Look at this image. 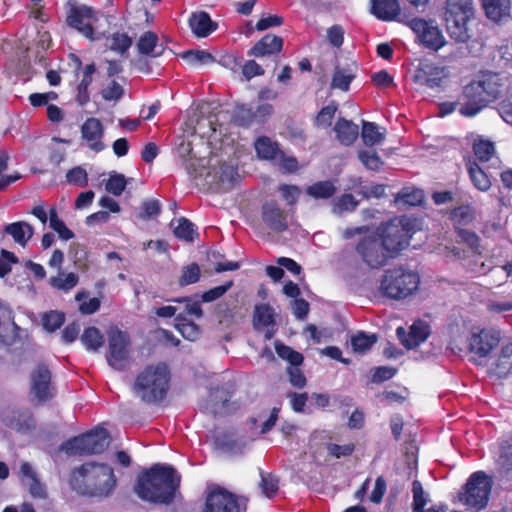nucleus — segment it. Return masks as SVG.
Returning a JSON list of instances; mask_svg holds the SVG:
<instances>
[{
    "label": "nucleus",
    "mask_w": 512,
    "mask_h": 512,
    "mask_svg": "<svg viewBox=\"0 0 512 512\" xmlns=\"http://www.w3.org/2000/svg\"><path fill=\"white\" fill-rule=\"evenodd\" d=\"M180 476L172 466L154 464L138 476L134 492L144 501L168 504L173 501Z\"/></svg>",
    "instance_id": "nucleus-1"
},
{
    "label": "nucleus",
    "mask_w": 512,
    "mask_h": 512,
    "mask_svg": "<svg viewBox=\"0 0 512 512\" xmlns=\"http://www.w3.org/2000/svg\"><path fill=\"white\" fill-rule=\"evenodd\" d=\"M117 485L114 470L106 463L86 462L76 467L70 477L72 490L80 495L107 498Z\"/></svg>",
    "instance_id": "nucleus-2"
},
{
    "label": "nucleus",
    "mask_w": 512,
    "mask_h": 512,
    "mask_svg": "<svg viewBox=\"0 0 512 512\" xmlns=\"http://www.w3.org/2000/svg\"><path fill=\"white\" fill-rule=\"evenodd\" d=\"M507 87V79L498 73H484L479 79L464 86L459 113L473 117L489 103L495 101Z\"/></svg>",
    "instance_id": "nucleus-3"
},
{
    "label": "nucleus",
    "mask_w": 512,
    "mask_h": 512,
    "mask_svg": "<svg viewBox=\"0 0 512 512\" xmlns=\"http://www.w3.org/2000/svg\"><path fill=\"white\" fill-rule=\"evenodd\" d=\"M169 380L170 374L165 364L150 365L137 375L133 392L143 402L156 403L166 396Z\"/></svg>",
    "instance_id": "nucleus-4"
},
{
    "label": "nucleus",
    "mask_w": 512,
    "mask_h": 512,
    "mask_svg": "<svg viewBox=\"0 0 512 512\" xmlns=\"http://www.w3.org/2000/svg\"><path fill=\"white\" fill-rule=\"evenodd\" d=\"M355 236H360L355 245V251L367 266L378 269L386 265L391 257L382 245L377 233L372 232L368 226L348 227L342 232V237L345 240Z\"/></svg>",
    "instance_id": "nucleus-5"
},
{
    "label": "nucleus",
    "mask_w": 512,
    "mask_h": 512,
    "mask_svg": "<svg viewBox=\"0 0 512 512\" xmlns=\"http://www.w3.org/2000/svg\"><path fill=\"white\" fill-rule=\"evenodd\" d=\"M473 16L472 0H446V29L456 42L466 43L471 38L469 22Z\"/></svg>",
    "instance_id": "nucleus-6"
},
{
    "label": "nucleus",
    "mask_w": 512,
    "mask_h": 512,
    "mask_svg": "<svg viewBox=\"0 0 512 512\" xmlns=\"http://www.w3.org/2000/svg\"><path fill=\"white\" fill-rule=\"evenodd\" d=\"M414 228L415 221L406 216L395 217L378 228L377 235L391 258L408 246Z\"/></svg>",
    "instance_id": "nucleus-7"
},
{
    "label": "nucleus",
    "mask_w": 512,
    "mask_h": 512,
    "mask_svg": "<svg viewBox=\"0 0 512 512\" xmlns=\"http://www.w3.org/2000/svg\"><path fill=\"white\" fill-rule=\"evenodd\" d=\"M109 433L104 428H96L86 434L64 442L60 450L69 456L91 455L102 453L110 445Z\"/></svg>",
    "instance_id": "nucleus-8"
},
{
    "label": "nucleus",
    "mask_w": 512,
    "mask_h": 512,
    "mask_svg": "<svg viewBox=\"0 0 512 512\" xmlns=\"http://www.w3.org/2000/svg\"><path fill=\"white\" fill-rule=\"evenodd\" d=\"M419 276L402 268L387 270L381 281L382 293L393 299H402L417 290Z\"/></svg>",
    "instance_id": "nucleus-9"
},
{
    "label": "nucleus",
    "mask_w": 512,
    "mask_h": 512,
    "mask_svg": "<svg viewBox=\"0 0 512 512\" xmlns=\"http://www.w3.org/2000/svg\"><path fill=\"white\" fill-rule=\"evenodd\" d=\"M490 491V479L484 472L478 471L467 480L464 492L460 494V501L470 508L480 510L487 505Z\"/></svg>",
    "instance_id": "nucleus-10"
},
{
    "label": "nucleus",
    "mask_w": 512,
    "mask_h": 512,
    "mask_svg": "<svg viewBox=\"0 0 512 512\" xmlns=\"http://www.w3.org/2000/svg\"><path fill=\"white\" fill-rule=\"evenodd\" d=\"M107 337L108 354L106 358L108 364L116 370L126 369L129 365V335L117 327H111L107 331Z\"/></svg>",
    "instance_id": "nucleus-11"
},
{
    "label": "nucleus",
    "mask_w": 512,
    "mask_h": 512,
    "mask_svg": "<svg viewBox=\"0 0 512 512\" xmlns=\"http://www.w3.org/2000/svg\"><path fill=\"white\" fill-rule=\"evenodd\" d=\"M97 21V13L86 5H71L66 18L68 26L77 30L82 36L91 41L101 38L100 35L96 36L94 33L93 25Z\"/></svg>",
    "instance_id": "nucleus-12"
},
{
    "label": "nucleus",
    "mask_w": 512,
    "mask_h": 512,
    "mask_svg": "<svg viewBox=\"0 0 512 512\" xmlns=\"http://www.w3.org/2000/svg\"><path fill=\"white\" fill-rule=\"evenodd\" d=\"M410 28L417 34L421 43L432 50H439L444 44L445 40L437 26L432 25L420 18H413L409 22Z\"/></svg>",
    "instance_id": "nucleus-13"
},
{
    "label": "nucleus",
    "mask_w": 512,
    "mask_h": 512,
    "mask_svg": "<svg viewBox=\"0 0 512 512\" xmlns=\"http://www.w3.org/2000/svg\"><path fill=\"white\" fill-rule=\"evenodd\" d=\"M31 393L39 401L44 402L54 395L51 382V372L47 366L40 364L35 367L30 375Z\"/></svg>",
    "instance_id": "nucleus-14"
},
{
    "label": "nucleus",
    "mask_w": 512,
    "mask_h": 512,
    "mask_svg": "<svg viewBox=\"0 0 512 512\" xmlns=\"http://www.w3.org/2000/svg\"><path fill=\"white\" fill-rule=\"evenodd\" d=\"M500 342V333L483 329L472 333L469 338V349L479 357H486Z\"/></svg>",
    "instance_id": "nucleus-15"
},
{
    "label": "nucleus",
    "mask_w": 512,
    "mask_h": 512,
    "mask_svg": "<svg viewBox=\"0 0 512 512\" xmlns=\"http://www.w3.org/2000/svg\"><path fill=\"white\" fill-rule=\"evenodd\" d=\"M203 512H241V508L233 494L218 490L207 496Z\"/></svg>",
    "instance_id": "nucleus-16"
},
{
    "label": "nucleus",
    "mask_w": 512,
    "mask_h": 512,
    "mask_svg": "<svg viewBox=\"0 0 512 512\" xmlns=\"http://www.w3.org/2000/svg\"><path fill=\"white\" fill-rule=\"evenodd\" d=\"M444 78V68L432 63L421 64L413 76V80L417 85L428 88L439 87Z\"/></svg>",
    "instance_id": "nucleus-17"
},
{
    "label": "nucleus",
    "mask_w": 512,
    "mask_h": 512,
    "mask_svg": "<svg viewBox=\"0 0 512 512\" xmlns=\"http://www.w3.org/2000/svg\"><path fill=\"white\" fill-rule=\"evenodd\" d=\"M81 135L91 150L100 152L105 148L102 141L104 127L99 119L94 117L86 119L81 126Z\"/></svg>",
    "instance_id": "nucleus-18"
},
{
    "label": "nucleus",
    "mask_w": 512,
    "mask_h": 512,
    "mask_svg": "<svg viewBox=\"0 0 512 512\" xmlns=\"http://www.w3.org/2000/svg\"><path fill=\"white\" fill-rule=\"evenodd\" d=\"M396 334L401 343L408 349H413L423 343L430 334V327L425 321H416L406 333L403 327L396 329Z\"/></svg>",
    "instance_id": "nucleus-19"
},
{
    "label": "nucleus",
    "mask_w": 512,
    "mask_h": 512,
    "mask_svg": "<svg viewBox=\"0 0 512 512\" xmlns=\"http://www.w3.org/2000/svg\"><path fill=\"white\" fill-rule=\"evenodd\" d=\"M262 220L275 232H283L288 228L287 215L274 201L262 206Z\"/></svg>",
    "instance_id": "nucleus-20"
},
{
    "label": "nucleus",
    "mask_w": 512,
    "mask_h": 512,
    "mask_svg": "<svg viewBox=\"0 0 512 512\" xmlns=\"http://www.w3.org/2000/svg\"><path fill=\"white\" fill-rule=\"evenodd\" d=\"M482 7L493 22L500 23L510 18L511 0H482Z\"/></svg>",
    "instance_id": "nucleus-21"
},
{
    "label": "nucleus",
    "mask_w": 512,
    "mask_h": 512,
    "mask_svg": "<svg viewBox=\"0 0 512 512\" xmlns=\"http://www.w3.org/2000/svg\"><path fill=\"white\" fill-rule=\"evenodd\" d=\"M371 12L383 21L395 20L401 12L398 0H371Z\"/></svg>",
    "instance_id": "nucleus-22"
},
{
    "label": "nucleus",
    "mask_w": 512,
    "mask_h": 512,
    "mask_svg": "<svg viewBox=\"0 0 512 512\" xmlns=\"http://www.w3.org/2000/svg\"><path fill=\"white\" fill-rule=\"evenodd\" d=\"M189 26L197 37H207L217 29V23L213 22L207 12L193 13L189 18Z\"/></svg>",
    "instance_id": "nucleus-23"
},
{
    "label": "nucleus",
    "mask_w": 512,
    "mask_h": 512,
    "mask_svg": "<svg viewBox=\"0 0 512 512\" xmlns=\"http://www.w3.org/2000/svg\"><path fill=\"white\" fill-rule=\"evenodd\" d=\"M283 47V39L276 35L267 34L258 41L250 51V55L262 57L279 53Z\"/></svg>",
    "instance_id": "nucleus-24"
},
{
    "label": "nucleus",
    "mask_w": 512,
    "mask_h": 512,
    "mask_svg": "<svg viewBox=\"0 0 512 512\" xmlns=\"http://www.w3.org/2000/svg\"><path fill=\"white\" fill-rule=\"evenodd\" d=\"M334 131L339 142L346 146L353 144L359 135L358 126L344 118L338 119L334 126Z\"/></svg>",
    "instance_id": "nucleus-25"
},
{
    "label": "nucleus",
    "mask_w": 512,
    "mask_h": 512,
    "mask_svg": "<svg viewBox=\"0 0 512 512\" xmlns=\"http://www.w3.org/2000/svg\"><path fill=\"white\" fill-rule=\"evenodd\" d=\"M215 441L221 450L231 454L241 453L247 445L245 440L234 433H222L216 437Z\"/></svg>",
    "instance_id": "nucleus-26"
},
{
    "label": "nucleus",
    "mask_w": 512,
    "mask_h": 512,
    "mask_svg": "<svg viewBox=\"0 0 512 512\" xmlns=\"http://www.w3.org/2000/svg\"><path fill=\"white\" fill-rule=\"evenodd\" d=\"M139 53L149 55L151 57H158L163 53L164 48L158 45V37L151 31L145 32L137 43Z\"/></svg>",
    "instance_id": "nucleus-27"
},
{
    "label": "nucleus",
    "mask_w": 512,
    "mask_h": 512,
    "mask_svg": "<svg viewBox=\"0 0 512 512\" xmlns=\"http://www.w3.org/2000/svg\"><path fill=\"white\" fill-rule=\"evenodd\" d=\"M5 232L11 235L16 243L24 247L28 240L33 236L34 229L29 223L19 221L8 224L5 227Z\"/></svg>",
    "instance_id": "nucleus-28"
},
{
    "label": "nucleus",
    "mask_w": 512,
    "mask_h": 512,
    "mask_svg": "<svg viewBox=\"0 0 512 512\" xmlns=\"http://www.w3.org/2000/svg\"><path fill=\"white\" fill-rule=\"evenodd\" d=\"M470 180L474 187L480 191H488L491 187V181L484 169L478 163L469 160L466 164Z\"/></svg>",
    "instance_id": "nucleus-29"
},
{
    "label": "nucleus",
    "mask_w": 512,
    "mask_h": 512,
    "mask_svg": "<svg viewBox=\"0 0 512 512\" xmlns=\"http://www.w3.org/2000/svg\"><path fill=\"white\" fill-rule=\"evenodd\" d=\"M359 201L349 193L336 197L331 202V211L333 214L341 216L344 213H350L356 210Z\"/></svg>",
    "instance_id": "nucleus-30"
},
{
    "label": "nucleus",
    "mask_w": 512,
    "mask_h": 512,
    "mask_svg": "<svg viewBox=\"0 0 512 512\" xmlns=\"http://www.w3.org/2000/svg\"><path fill=\"white\" fill-rule=\"evenodd\" d=\"M337 188L330 180L318 181L307 187L306 193L314 199L327 200L334 196Z\"/></svg>",
    "instance_id": "nucleus-31"
},
{
    "label": "nucleus",
    "mask_w": 512,
    "mask_h": 512,
    "mask_svg": "<svg viewBox=\"0 0 512 512\" xmlns=\"http://www.w3.org/2000/svg\"><path fill=\"white\" fill-rule=\"evenodd\" d=\"M362 140L366 146L372 147L381 144L385 139V133L373 122L363 121Z\"/></svg>",
    "instance_id": "nucleus-32"
},
{
    "label": "nucleus",
    "mask_w": 512,
    "mask_h": 512,
    "mask_svg": "<svg viewBox=\"0 0 512 512\" xmlns=\"http://www.w3.org/2000/svg\"><path fill=\"white\" fill-rule=\"evenodd\" d=\"M255 149L260 158L277 160L280 150L278 145L268 137H261L255 142Z\"/></svg>",
    "instance_id": "nucleus-33"
},
{
    "label": "nucleus",
    "mask_w": 512,
    "mask_h": 512,
    "mask_svg": "<svg viewBox=\"0 0 512 512\" xmlns=\"http://www.w3.org/2000/svg\"><path fill=\"white\" fill-rule=\"evenodd\" d=\"M173 227L174 235L182 240L192 242L196 235L194 224L188 219L181 217L170 224Z\"/></svg>",
    "instance_id": "nucleus-34"
},
{
    "label": "nucleus",
    "mask_w": 512,
    "mask_h": 512,
    "mask_svg": "<svg viewBox=\"0 0 512 512\" xmlns=\"http://www.w3.org/2000/svg\"><path fill=\"white\" fill-rule=\"evenodd\" d=\"M274 310L267 304H261L255 307L254 326L256 329L262 327L274 326Z\"/></svg>",
    "instance_id": "nucleus-35"
},
{
    "label": "nucleus",
    "mask_w": 512,
    "mask_h": 512,
    "mask_svg": "<svg viewBox=\"0 0 512 512\" xmlns=\"http://www.w3.org/2000/svg\"><path fill=\"white\" fill-rule=\"evenodd\" d=\"M81 342L88 351L96 352L104 344V337L96 327H88L81 335Z\"/></svg>",
    "instance_id": "nucleus-36"
},
{
    "label": "nucleus",
    "mask_w": 512,
    "mask_h": 512,
    "mask_svg": "<svg viewBox=\"0 0 512 512\" xmlns=\"http://www.w3.org/2000/svg\"><path fill=\"white\" fill-rule=\"evenodd\" d=\"M496 369L500 377H505L512 372V341L502 346Z\"/></svg>",
    "instance_id": "nucleus-37"
},
{
    "label": "nucleus",
    "mask_w": 512,
    "mask_h": 512,
    "mask_svg": "<svg viewBox=\"0 0 512 512\" xmlns=\"http://www.w3.org/2000/svg\"><path fill=\"white\" fill-rule=\"evenodd\" d=\"M78 280V275L73 272L67 274L60 272L58 276L50 278V284L54 288L67 292L78 284Z\"/></svg>",
    "instance_id": "nucleus-38"
},
{
    "label": "nucleus",
    "mask_w": 512,
    "mask_h": 512,
    "mask_svg": "<svg viewBox=\"0 0 512 512\" xmlns=\"http://www.w3.org/2000/svg\"><path fill=\"white\" fill-rule=\"evenodd\" d=\"M182 58L192 66L206 65L215 62L212 54L204 50H189L182 54Z\"/></svg>",
    "instance_id": "nucleus-39"
},
{
    "label": "nucleus",
    "mask_w": 512,
    "mask_h": 512,
    "mask_svg": "<svg viewBox=\"0 0 512 512\" xmlns=\"http://www.w3.org/2000/svg\"><path fill=\"white\" fill-rule=\"evenodd\" d=\"M176 329L181 333V335L191 341H194L199 336V328L198 326L188 321L186 318L182 317L180 314L176 317Z\"/></svg>",
    "instance_id": "nucleus-40"
},
{
    "label": "nucleus",
    "mask_w": 512,
    "mask_h": 512,
    "mask_svg": "<svg viewBox=\"0 0 512 512\" xmlns=\"http://www.w3.org/2000/svg\"><path fill=\"white\" fill-rule=\"evenodd\" d=\"M473 151L476 158L485 163L489 161L495 154L494 144L488 140H477L474 142Z\"/></svg>",
    "instance_id": "nucleus-41"
},
{
    "label": "nucleus",
    "mask_w": 512,
    "mask_h": 512,
    "mask_svg": "<svg viewBox=\"0 0 512 512\" xmlns=\"http://www.w3.org/2000/svg\"><path fill=\"white\" fill-rule=\"evenodd\" d=\"M377 337L374 334L359 332L351 339V345L355 352L365 353L376 343Z\"/></svg>",
    "instance_id": "nucleus-42"
},
{
    "label": "nucleus",
    "mask_w": 512,
    "mask_h": 512,
    "mask_svg": "<svg viewBox=\"0 0 512 512\" xmlns=\"http://www.w3.org/2000/svg\"><path fill=\"white\" fill-rule=\"evenodd\" d=\"M261 476V482H260V488L262 490V493L268 497H273L278 489H279V479L277 476L270 474V473H260Z\"/></svg>",
    "instance_id": "nucleus-43"
},
{
    "label": "nucleus",
    "mask_w": 512,
    "mask_h": 512,
    "mask_svg": "<svg viewBox=\"0 0 512 512\" xmlns=\"http://www.w3.org/2000/svg\"><path fill=\"white\" fill-rule=\"evenodd\" d=\"M127 185L126 178L123 174H118L114 172L110 175L109 179L105 184V189L107 192L113 194L114 196H120L122 192L125 190Z\"/></svg>",
    "instance_id": "nucleus-44"
},
{
    "label": "nucleus",
    "mask_w": 512,
    "mask_h": 512,
    "mask_svg": "<svg viewBox=\"0 0 512 512\" xmlns=\"http://www.w3.org/2000/svg\"><path fill=\"white\" fill-rule=\"evenodd\" d=\"M276 352L279 357L287 360L292 366H299L303 362V356L297 351H294L290 347L276 343L275 345Z\"/></svg>",
    "instance_id": "nucleus-45"
},
{
    "label": "nucleus",
    "mask_w": 512,
    "mask_h": 512,
    "mask_svg": "<svg viewBox=\"0 0 512 512\" xmlns=\"http://www.w3.org/2000/svg\"><path fill=\"white\" fill-rule=\"evenodd\" d=\"M87 297L88 293L86 291H79L75 296L76 301L81 302L79 310L84 315L93 314L100 308V300L98 298H91L88 301H83V299Z\"/></svg>",
    "instance_id": "nucleus-46"
},
{
    "label": "nucleus",
    "mask_w": 512,
    "mask_h": 512,
    "mask_svg": "<svg viewBox=\"0 0 512 512\" xmlns=\"http://www.w3.org/2000/svg\"><path fill=\"white\" fill-rule=\"evenodd\" d=\"M358 159L361 163L369 170L378 171L383 165V161L380 156L374 151H359Z\"/></svg>",
    "instance_id": "nucleus-47"
},
{
    "label": "nucleus",
    "mask_w": 512,
    "mask_h": 512,
    "mask_svg": "<svg viewBox=\"0 0 512 512\" xmlns=\"http://www.w3.org/2000/svg\"><path fill=\"white\" fill-rule=\"evenodd\" d=\"M353 78L354 75L347 70L336 68L332 78L331 86L332 88L347 91Z\"/></svg>",
    "instance_id": "nucleus-48"
},
{
    "label": "nucleus",
    "mask_w": 512,
    "mask_h": 512,
    "mask_svg": "<svg viewBox=\"0 0 512 512\" xmlns=\"http://www.w3.org/2000/svg\"><path fill=\"white\" fill-rule=\"evenodd\" d=\"M200 279V267L196 263H190L182 268L179 284L186 286L198 282Z\"/></svg>",
    "instance_id": "nucleus-49"
},
{
    "label": "nucleus",
    "mask_w": 512,
    "mask_h": 512,
    "mask_svg": "<svg viewBox=\"0 0 512 512\" xmlns=\"http://www.w3.org/2000/svg\"><path fill=\"white\" fill-rule=\"evenodd\" d=\"M64 320V314L58 311H50L42 316L43 327L49 332L57 330L63 324Z\"/></svg>",
    "instance_id": "nucleus-50"
},
{
    "label": "nucleus",
    "mask_w": 512,
    "mask_h": 512,
    "mask_svg": "<svg viewBox=\"0 0 512 512\" xmlns=\"http://www.w3.org/2000/svg\"><path fill=\"white\" fill-rule=\"evenodd\" d=\"M132 45V39L125 33H115L109 39L111 50L124 53Z\"/></svg>",
    "instance_id": "nucleus-51"
},
{
    "label": "nucleus",
    "mask_w": 512,
    "mask_h": 512,
    "mask_svg": "<svg viewBox=\"0 0 512 512\" xmlns=\"http://www.w3.org/2000/svg\"><path fill=\"white\" fill-rule=\"evenodd\" d=\"M498 466L508 472L512 470V445L508 443L501 444L497 458Z\"/></svg>",
    "instance_id": "nucleus-52"
},
{
    "label": "nucleus",
    "mask_w": 512,
    "mask_h": 512,
    "mask_svg": "<svg viewBox=\"0 0 512 512\" xmlns=\"http://www.w3.org/2000/svg\"><path fill=\"white\" fill-rule=\"evenodd\" d=\"M234 120L241 126L254 124L253 108L246 105L237 106L234 113Z\"/></svg>",
    "instance_id": "nucleus-53"
},
{
    "label": "nucleus",
    "mask_w": 512,
    "mask_h": 512,
    "mask_svg": "<svg viewBox=\"0 0 512 512\" xmlns=\"http://www.w3.org/2000/svg\"><path fill=\"white\" fill-rule=\"evenodd\" d=\"M399 199L407 205H420L424 199L423 191L420 189H403L399 194Z\"/></svg>",
    "instance_id": "nucleus-54"
},
{
    "label": "nucleus",
    "mask_w": 512,
    "mask_h": 512,
    "mask_svg": "<svg viewBox=\"0 0 512 512\" xmlns=\"http://www.w3.org/2000/svg\"><path fill=\"white\" fill-rule=\"evenodd\" d=\"M228 401V394L222 389H213L210 392L211 406L207 405L206 409L212 413H217L219 406H223Z\"/></svg>",
    "instance_id": "nucleus-55"
},
{
    "label": "nucleus",
    "mask_w": 512,
    "mask_h": 512,
    "mask_svg": "<svg viewBox=\"0 0 512 512\" xmlns=\"http://www.w3.org/2000/svg\"><path fill=\"white\" fill-rule=\"evenodd\" d=\"M412 492H413V512L418 511L427 503V497L424 493L422 484L415 480L412 483Z\"/></svg>",
    "instance_id": "nucleus-56"
},
{
    "label": "nucleus",
    "mask_w": 512,
    "mask_h": 512,
    "mask_svg": "<svg viewBox=\"0 0 512 512\" xmlns=\"http://www.w3.org/2000/svg\"><path fill=\"white\" fill-rule=\"evenodd\" d=\"M102 97L107 101H118L124 95L123 87L116 81H111L102 91Z\"/></svg>",
    "instance_id": "nucleus-57"
},
{
    "label": "nucleus",
    "mask_w": 512,
    "mask_h": 512,
    "mask_svg": "<svg viewBox=\"0 0 512 512\" xmlns=\"http://www.w3.org/2000/svg\"><path fill=\"white\" fill-rule=\"evenodd\" d=\"M66 179L70 184L79 187H85L88 182L87 173L82 167H75L69 170L66 174Z\"/></svg>",
    "instance_id": "nucleus-58"
},
{
    "label": "nucleus",
    "mask_w": 512,
    "mask_h": 512,
    "mask_svg": "<svg viewBox=\"0 0 512 512\" xmlns=\"http://www.w3.org/2000/svg\"><path fill=\"white\" fill-rule=\"evenodd\" d=\"M336 111L337 106L335 104H329L323 107L316 117V124L323 127L330 126Z\"/></svg>",
    "instance_id": "nucleus-59"
},
{
    "label": "nucleus",
    "mask_w": 512,
    "mask_h": 512,
    "mask_svg": "<svg viewBox=\"0 0 512 512\" xmlns=\"http://www.w3.org/2000/svg\"><path fill=\"white\" fill-rule=\"evenodd\" d=\"M233 286V281H228L224 283L223 285L211 288L210 290L206 291L202 295V301L203 302H212L220 297H222L231 287Z\"/></svg>",
    "instance_id": "nucleus-60"
},
{
    "label": "nucleus",
    "mask_w": 512,
    "mask_h": 512,
    "mask_svg": "<svg viewBox=\"0 0 512 512\" xmlns=\"http://www.w3.org/2000/svg\"><path fill=\"white\" fill-rule=\"evenodd\" d=\"M202 159L189 158L184 161V167L191 178H198L203 175L204 165Z\"/></svg>",
    "instance_id": "nucleus-61"
},
{
    "label": "nucleus",
    "mask_w": 512,
    "mask_h": 512,
    "mask_svg": "<svg viewBox=\"0 0 512 512\" xmlns=\"http://www.w3.org/2000/svg\"><path fill=\"white\" fill-rule=\"evenodd\" d=\"M327 39L329 43L339 48L344 41V29L340 25H334L327 30Z\"/></svg>",
    "instance_id": "nucleus-62"
},
{
    "label": "nucleus",
    "mask_w": 512,
    "mask_h": 512,
    "mask_svg": "<svg viewBox=\"0 0 512 512\" xmlns=\"http://www.w3.org/2000/svg\"><path fill=\"white\" fill-rule=\"evenodd\" d=\"M273 113V106L268 103H263L258 105L255 109H253L254 121L255 123H264L266 122Z\"/></svg>",
    "instance_id": "nucleus-63"
},
{
    "label": "nucleus",
    "mask_w": 512,
    "mask_h": 512,
    "mask_svg": "<svg viewBox=\"0 0 512 512\" xmlns=\"http://www.w3.org/2000/svg\"><path fill=\"white\" fill-rule=\"evenodd\" d=\"M498 111L502 119L512 125V95L499 104Z\"/></svg>",
    "instance_id": "nucleus-64"
}]
</instances>
